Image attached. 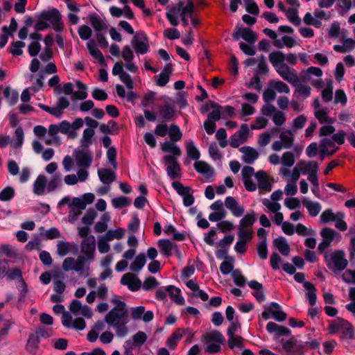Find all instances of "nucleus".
Instances as JSON below:
<instances>
[{
  "label": "nucleus",
  "mask_w": 355,
  "mask_h": 355,
  "mask_svg": "<svg viewBox=\"0 0 355 355\" xmlns=\"http://www.w3.org/2000/svg\"><path fill=\"white\" fill-rule=\"evenodd\" d=\"M39 21L35 24L34 28L36 31H42L49 27L46 21H49L56 32H61L64 28V24L61 21V14L57 8H51L49 10H43L36 15Z\"/></svg>",
  "instance_id": "nucleus-1"
},
{
  "label": "nucleus",
  "mask_w": 355,
  "mask_h": 355,
  "mask_svg": "<svg viewBox=\"0 0 355 355\" xmlns=\"http://www.w3.org/2000/svg\"><path fill=\"white\" fill-rule=\"evenodd\" d=\"M201 340L206 345L205 352L214 354L220 352L221 345L225 342L223 335L217 330L204 334L201 336Z\"/></svg>",
  "instance_id": "nucleus-2"
},
{
  "label": "nucleus",
  "mask_w": 355,
  "mask_h": 355,
  "mask_svg": "<svg viewBox=\"0 0 355 355\" xmlns=\"http://www.w3.org/2000/svg\"><path fill=\"white\" fill-rule=\"evenodd\" d=\"M324 259L327 268L334 272L344 270L348 264V261L345 259V253L343 250L334 251L329 259L326 254Z\"/></svg>",
  "instance_id": "nucleus-3"
},
{
  "label": "nucleus",
  "mask_w": 355,
  "mask_h": 355,
  "mask_svg": "<svg viewBox=\"0 0 355 355\" xmlns=\"http://www.w3.org/2000/svg\"><path fill=\"white\" fill-rule=\"evenodd\" d=\"M261 315L265 320L272 318L279 322H284L287 318V314L283 311L282 306L275 302H272L268 306H265Z\"/></svg>",
  "instance_id": "nucleus-4"
},
{
  "label": "nucleus",
  "mask_w": 355,
  "mask_h": 355,
  "mask_svg": "<svg viewBox=\"0 0 355 355\" xmlns=\"http://www.w3.org/2000/svg\"><path fill=\"white\" fill-rule=\"evenodd\" d=\"M131 44L138 54H145L149 51L148 37L144 31H137L131 40Z\"/></svg>",
  "instance_id": "nucleus-5"
},
{
  "label": "nucleus",
  "mask_w": 355,
  "mask_h": 355,
  "mask_svg": "<svg viewBox=\"0 0 355 355\" xmlns=\"http://www.w3.org/2000/svg\"><path fill=\"white\" fill-rule=\"evenodd\" d=\"M105 322L115 329L116 336L119 338L125 337L128 332L126 324L128 322V318H105Z\"/></svg>",
  "instance_id": "nucleus-6"
},
{
  "label": "nucleus",
  "mask_w": 355,
  "mask_h": 355,
  "mask_svg": "<svg viewBox=\"0 0 355 355\" xmlns=\"http://www.w3.org/2000/svg\"><path fill=\"white\" fill-rule=\"evenodd\" d=\"M232 36L235 41H239L240 38H242L249 44H254L257 40L256 33L249 28H241L236 26Z\"/></svg>",
  "instance_id": "nucleus-7"
},
{
  "label": "nucleus",
  "mask_w": 355,
  "mask_h": 355,
  "mask_svg": "<svg viewBox=\"0 0 355 355\" xmlns=\"http://www.w3.org/2000/svg\"><path fill=\"white\" fill-rule=\"evenodd\" d=\"M162 159L167 164L166 172L167 175L171 180L180 177L178 172L180 171L181 167L175 157L171 155H164Z\"/></svg>",
  "instance_id": "nucleus-8"
},
{
  "label": "nucleus",
  "mask_w": 355,
  "mask_h": 355,
  "mask_svg": "<svg viewBox=\"0 0 355 355\" xmlns=\"http://www.w3.org/2000/svg\"><path fill=\"white\" fill-rule=\"evenodd\" d=\"M73 155L78 167L88 168L92 162V155L85 149L75 150Z\"/></svg>",
  "instance_id": "nucleus-9"
},
{
  "label": "nucleus",
  "mask_w": 355,
  "mask_h": 355,
  "mask_svg": "<svg viewBox=\"0 0 355 355\" xmlns=\"http://www.w3.org/2000/svg\"><path fill=\"white\" fill-rule=\"evenodd\" d=\"M96 241L93 235H90L88 238L83 240L81 243V252L88 261H92L94 259Z\"/></svg>",
  "instance_id": "nucleus-10"
},
{
  "label": "nucleus",
  "mask_w": 355,
  "mask_h": 355,
  "mask_svg": "<svg viewBox=\"0 0 355 355\" xmlns=\"http://www.w3.org/2000/svg\"><path fill=\"white\" fill-rule=\"evenodd\" d=\"M121 284L128 286L131 291H137L140 289L142 284L139 278L135 274L127 272L121 278Z\"/></svg>",
  "instance_id": "nucleus-11"
},
{
  "label": "nucleus",
  "mask_w": 355,
  "mask_h": 355,
  "mask_svg": "<svg viewBox=\"0 0 355 355\" xmlns=\"http://www.w3.org/2000/svg\"><path fill=\"white\" fill-rule=\"evenodd\" d=\"M276 71L284 80L291 83L294 86H296V83H300V79L295 71H291L286 64H283L282 69H276Z\"/></svg>",
  "instance_id": "nucleus-12"
},
{
  "label": "nucleus",
  "mask_w": 355,
  "mask_h": 355,
  "mask_svg": "<svg viewBox=\"0 0 355 355\" xmlns=\"http://www.w3.org/2000/svg\"><path fill=\"white\" fill-rule=\"evenodd\" d=\"M224 205L235 217H241L244 213V207L232 196L226 197Z\"/></svg>",
  "instance_id": "nucleus-13"
},
{
  "label": "nucleus",
  "mask_w": 355,
  "mask_h": 355,
  "mask_svg": "<svg viewBox=\"0 0 355 355\" xmlns=\"http://www.w3.org/2000/svg\"><path fill=\"white\" fill-rule=\"evenodd\" d=\"M128 318V309L126 304L120 301L105 316V318Z\"/></svg>",
  "instance_id": "nucleus-14"
},
{
  "label": "nucleus",
  "mask_w": 355,
  "mask_h": 355,
  "mask_svg": "<svg viewBox=\"0 0 355 355\" xmlns=\"http://www.w3.org/2000/svg\"><path fill=\"white\" fill-rule=\"evenodd\" d=\"M269 334H274L276 339L284 336H290L291 331L288 327L279 325L274 322H269L266 327Z\"/></svg>",
  "instance_id": "nucleus-15"
},
{
  "label": "nucleus",
  "mask_w": 355,
  "mask_h": 355,
  "mask_svg": "<svg viewBox=\"0 0 355 355\" xmlns=\"http://www.w3.org/2000/svg\"><path fill=\"white\" fill-rule=\"evenodd\" d=\"M95 199V196L92 193H86L83 195L82 198L74 197L71 200V205L77 207L78 209L83 210L87 205L92 204Z\"/></svg>",
  "instance_id": "nucleus-16"
},
{
  "label": "nucleus",
  "mask_w": 355,
  "mask_h": 355,
  "mask_svg": "<svg viewBox=\"0 0 355 355\" xmlns=\"http://www.w3.org/2000/svg\"><path fill=\"white\" fill-rule=\"evenodd\" d=\"M193 167L198 173L202 174L207 179L214 176L215 174L214 168L205 161L196 162L193 164Z\"/></svg>",
  "instance_id": "nucleus-17"
},
{
  "label": "nucleus",
  "mask_w": 355,
  "mask_h": 355,
  "mask_svg": "<svg viewBox=\"0 0 355 355\" xmlns=\"http://www.w3.org/2000/svg\"><path fill=\"white\" fill-rule=\"evenodd\" d=\"M239 151L243 153L242 160L248 164H253L259 157L258 152L250 146H243L239 149Z\"/></svg>",
  "instance_id": "nucleus-18"
},
{
  "label": "nucleus",
  "mask_w": 355,
  "mask_h": 355,
  "mask_svg": "<svg viewBox=\"0 0 355 355\" xmlns=\"http://www.w3.org/2000/svg\"><path fill=\"white\" fill-rule=\"evenodd\" d=\"M159 113L162 120L165 122L173 121L175 119V108L168 103H165L159 107Z\"/></svg>",
  "instance_id": "nucleus-19"
},
{
  "label": "nucleus",
  "mask_w": 355,
  "mask_h": 355,
  "mask_svg": "<svg viewBox=\"0 0 355 355\" xmlns=\"http://www.w3.org/2000/svg\"><path fill=\"white\" fill-rule=\"evenodd\" d=\"M89 20L96 33L106 31L108 28L107 24L96 12H93L89 15Z\"/></svg>",
  "instance_id": "nucleus-20"
},
{
  "label": "nucleus",
  "mask_w": 355,
  "mask_h": 355,
  "mask_svg": "<svg viewBox=\"0 0 355 355\" xmlns=\"http://www.w3.org/2000/svg\"><path fill=\"white\" fill-rule=\"evenodd\" d=\"M254 176L258 181V187L260 189L270 191L272 189V185L268 180L266 173L264 171H259L255 174Z\"/></svg>",
  "instance_id": "nucleus-21"
},
{
  "label": "nucleus",
  "mask_w": 355,
  "mask_h": 355,
  "mask_svg": "<svg viewBox=\"0 0 355 355\" xmlns=\"http://www.w3.org/2000/svg\"><path fill=\"white\" fill-rule=\"evenodd\" d=\"M165 290L168 293L171 300L178 305H184L185 300L181 295L180 288L173 285H169L165 287Z\"/></svg>",
  "instance_id": "nucleus-22"
},
{
  "label": "nucleus",
  "mask_w": 355,
  "mask_h": 355,
  "mask_svg": "<svg viewBox=\"0 0 355 355\" xmlns=\"http://www.w3.org/2000/svg\"><path fill=\"white\" fill-rule=\"evenodd\" d=\"M47 188V179L44 175H39L33 183V193L37 196H42Z\"/></svg>",
  "instance_id": "nucleus-23"
},
{
  "label": "nucleus",
  "mask_w": 355,
  "mask_h": 355,
  "mask_svg": "<svg viewBox=\"0 0 355 355\" xmlns=\"http://www.w3.org/2000/svg\"><path fill=\"white\" fill-rule=\"evenodd\" d=\"M157 244L160 252L166 257H171L172 255V250L174 248H177V245L168 239H159Z\"/></svg>",
  "instance_id": "nucleus-24"
},
{
  "label": "nucleus",
  "mask_w": 355,
  "mask_h": 355,
  "mask_svg": "<svg viewBox=\"0 0 355 355\" xmlns=\"http://www.w3.org/2000/svg\"><path fill=\"white\" fill-rule=\"evenodd\" d=\"M269 60L272 66L276 69H282L286 55L282 51H273L269 54Z\"/></svg>",
  "instance_id": "nucleus-25"
},
{
  "label": "nucleus",
  "mask_w": 355,
  "mask_h": 355,
  "mask_svg": "<svg viewBox=\"0 0 355 355\" xmlns=\"http://www.w3.org/2000/svg\"><path fill=\"white\" fill-rule=\"evenodd\" d=\"M257 214L254 210H251L245 214L239 221V228L246 229L251 227L257 220Z\"/></svg>",
  "instance_id": "nucleus-26"
},
{
  "label": "nucleus",
  "mask_w": 355,
  "mask_h": 355,
  "mask_svg": "<svg viewBox=\"0 0 355 355\" xmlns=\"http://www.w3.org/2000/svg\"><path fill=\"white\" fill-rule=\"evenodd\" d=\"M161 149L164 153H170L172 155L171 156H174L177 159V157H180L182 154V151L179 146H178L175 143H172L170 141H165L161 144Z\"/></svg>",
  "instance_id": "nucleus-27"
},
{
  "label": "nucleus",
  "mask_w": 355,
  "mask_h": 355,
  "mask_svg": "<svg viewBox=\"0 0 355 355\" xmlns=\"http://www.w3.org/2000/svg\"><path fill=\"white\" fill-rule=\"evenodd\" d=\"M98 175L100 180L104 184H110L115 180L116 175L108 168H101L98 170Z\"/></svg>",
  "instance_id": "nucleus-28"
},
{
  "label": "nucleus",
  "mask_w": 355,
  "mask_h": 355,
  "mask_svg": "<svg viewBox=\"0 0 355 355\" xmlns=\"http://www.w3.org/2000/svg\"><path fill=\"white\" fill-rule=\"evenodd\" d=\"M210 107L214 109L212 112L208 114L207 119L210 121H218L221 118V108L222 107L215 101H209Z\"/></svg>",
  "instance_id": "nucleus-29"
},
{
  "label": "nucleus",
  "mask_w": 355,
  "mask_h": 355,
  "mask_svg": "<svg viewBox=\"0 0 355 355\" xmlns=\"http://www.w3.org/2000/svg\"><path fill=\"white\" fill-rule=\"evenodd\" d=\"M348 321L342 318H337L335 320H329V330L331 334H336L338 330H342Z\"/></svg>",
  "instance_id": "nucleus-30"
},
{
  "label": "nucleus",
  "mask_w": 355,
  "mask_h": 355,
  "mask_svg": "<svg viewBox=\"0 0 355 355\" xmlns=\"http://www.w3.org/2000/svg\"><path fill=\"white\" fill-rule=\"evenodd\" d=\"M304 287L307 290L306 295L309 304L312 306H314L317 300L316 288L312 283L307 281L304 282Z\"/></svg>",
  "instance_id": "nucleus-31"
},
{
  "label": "nucleus",
  "mask_w": 355,
  "mask_h": 355,
  "mask_svg": "<svg viewBox=\"0 0 355 355\" xmlns=\"http://www.w3.org/2000/svg\"><path fill=\"white\" fill-rule=\"evenodd\" d=\"M3 96L6 98L7 103L10 106L15 105L19 99V93L10 87H6L3 90Z\"/></svg>",
  "instance_id": "nucleus-32"
},
{
  "label": "nucleus",
  "mask_w": 355,
  "mask_h": 355,
  "mask_svg": "<svg viewBox=\"0 0 355 355\" xmlns=\"http://www.w3.org/2000/svg\"><path fill=\"white\" fill-rule=\"evenodd\" d=\"M275 247L278 249L280 253L284 256H288L290 252V247L284 236H279L273 241Z\"/></svg>",
  "instance_id": "nucleus-33"
},
{
  "label": "nucleus",
  "mask_w": 355,
  "mask_h": 355,
  "mask_svg": "<svg viewBox=\"0 0 355 355\" xmlns=\"http://www.w3.org/2000/svg\"><path fill=\"white\" fill-rule=\"evenodd\" d=\"M76 85L79 89V91L76 92L72 95V100H85L87 98L88 94L86 92L87 89V85L80 80L76 81Z\"/></svg>",
  "instance_id": "nucleus-34"
},
{
  "label": "nucleus",
  "mask_w": 355,
  "mask_h": 355,
  "mask_svg": "<svg viewBox=\"0 0 355 355\" xmlns=\"http://www.w3.org/2000/svg\"><path fill=\"white\" fill-rule=\"evenodd\" d=\"M185 147L187 156L192 160H198L200 157V153L194 143L191 140L185 142Z\"/></svg>",
  "instance_id": "nucleus-35"
},
{
  "label": "nucleus",
  "mask_w": 355,
  "mask_h": 355,
  "mask_svg": "<svg viewBox=\"0 0 355 355\" xmlns=\"http://www.w3.org/2000/svg\"><path fill=\"white\" fill-rule=\"evenodd\" d=\"M146 262V259L144 254H139L130 264V269L133 272H139L145 266Z\"/></svg>",
  "instance_id": "nucleus-36"
},
{
  "label": "nucleus",
  "mask_w": 355,
  "mask_h": 355,
  "mask_svg": "<svg viewBox=\"0 0 355 355\" xmlns=\"http://www.w3.org/2000/svg\"><path fill=\"white\" fill-rule=\"evenodd\" d=\"M302 203L311 216H316L321 211V205L318 202L304 200Z\"/></svg>",
  "instance_id": "nucleus-37"
},
{
  "label": "nucleus",
  "mask_w": 355,
  "mask_h": 355,
  "mask_svg": "<svg viewBox=\"0 0 355 355\" xmlns=\"http://www.w3.org/2000/svg\"><path fill=\"white\" fill-rule=\"evenodd\" d=\"M95 134L94 129L86 128L83 131V138L80 139V146L87 148L92 144V138Z\"/></svg>",
  "instance_id": "nucleus-38"
},
{
  "label": "nucleus",
  "mask_w": 355,
  "mask_h": 355,
  "mask_svg": "<svg viewBox=\"0 0 355 355\" xmlns=\"http://www.w3.org/2000/svg\"><path fill=\"white\" fill-rule=\"evenodd\" d=\"M168 135L171 139L170 142L175 143L180 141L182 137V133L176 124H171L168 130Z\"/></svg>",
  "instance_id": "nucleus-39"
},
{
  "label": "nucleus",
  "mask_w": 355,
  "mask_h": 355,
  "mask_svg": "<svg viewBox=\"0 0 355 355\" xmlns=\"http://www.w3.org/2000/svg\"><path fill=\"white\" fill-rule=\"evenodd\" d=\"M288 21L294 26H298L301 24V19L298 16V10L297 8H289L286 12Z\"/></svg>",
  "instance_id": "nucleus-40"
},
{
  "label": "nucleus",
  "mask_w": 355,
  "mask_h": 355,
  "mask_svg": "<svg viewBox=\"0 0 355 355\" xmlns=\"http://www.w3.org/2000/svg\"><path fill=\"white\" fill-rule=\"evenodd\" d=\"M112 203L114 208L120 209L130 205L131 204V200L128 197L119 196L113 198Z\"/></svg>",
  "instance_id": "nucleus-41"
},
{
  "label": "nucleus",
  "mask_w": 355,
  "mask_h": 355,
  "mask_svg": "<svg viewBox=\"0 0 355 355\" xmlns=\"http://www.w3.org/2000/svg\"><path fill=\"white\" fill-rule=\"evenodd\" d=\"M268 85L273 87L279 93L288 94L290 92L289 87L281 80H271L269 81Z\"/></svg>",
  "instance_id": "nucleus-42"
},
{
  "label": "nucleus",
  "mask_w": 355,
  "mask_h": 355,
  "mask_svg": "<svg viewBox=\"0 0 355 355\" xmlns=\"http://www.w3.org/2000/svg\"><path fill=\"white\" fill-rule=\"evenodd\" d=\"M336 234L337 232L329 227H324L320 231V236H322V240L329 243L330 244L334 240Z\"/></svg>",
  "instance_id": "nucleus-43"
},
{
  "label": "nucleus",
  "mask_w": 355,
  "mask_h": 355,
  "mask_svg": "<svg viewBox=\"0 0 355 355\" xmlns=\"http://www.w3.org/2000/svg\"><path fill=\"white\" fill-rule=\"evenodd\" d=\"M96 42L94 40H90L87 43V47L89 54L96 60H98L102 55V52L96 48Z\"/></svg>",
  "instance_id": "nucleus-44"
},
{
  "label": "nucleus",
  "mask_w": 355,
  "mask_h": 355,
  "mask_svg": "<svg viewBox=\"0 0 355 355\" xmlns=\"http://www.w3.org/2000/svg\"><path fill=\"white\" fill-rule=\"evenodd\" d=\"M15 196V191L12 187H7L0 192V201L8 202Z\"/></svg>",
  "instance_id": "nucleus-45"
},
{
  "label": "nucleus",
  "mask_w": 355,
  "mask_h": 355,
  "mask_svg": "<svg viewBox=\"0 0 355 355\" xmlns=\"http://www.w3.org/2000/svg\"><path fill=\"white\" fill-rule=\"evenodd\" d=\"M232 277L235 285L243 287L246 284V278L241 274L240 269H236L232 273Z\"/></svg>",
  "instance_id": "nucleus-46"
},
{
  "label": "nucleus",
  "mask_w": 355,
  "mask_h": 355,
  "mask_svg": "<svg viewBox=\"0 0 355 355\" xmlns=\"http://www.w3.org/2000/svg\"><path fill=\"white\" fill-rule=\"evenodd\" d=\"M286 133L293 135L292 131L288 130H286V132H282L279 135V138L284 148H291L293 144L294 139L292 137L286 135Z\"/></svg>",
  "instance_id": "nucleus-47"
},
{
  "label": "nucleus",
  "mask_w": 355,
  "mask_h": 355,
  "mask_svg": "<svg viewBox=\"0 0 355 355\" xmlns=\"http://www.w3.org/2000/svg\"><path fill=\"white\" fill-rule=\"evenodd\" d=\"M25 42L22 41H15L11 43V49L8 52L15 56L21 55L23 53L21 48L25 46Z\"/></svg>",
  "instance_id": "nucleus-48"
},
{
  "label": "nucleus",
  "mask_w": 355,
  "mask_h": 355,
  "mask_svg": "<svg viewBox=\"0 0 355 355\" xmlns=\"http://www.w3.org/2000/svg\"><path fill=\"white\" fill-rule=\"evenodd\" d=\"M257 251L258 256L261 259H266L268 255L267 242H266V241H261L258 243L257 245Z\"/></svg>",
  "instance_id": "nucleus-49"
},
{
  "label": "nucleus",
  "mask_w": 355,
  "mask_h": 355,
  "mask_svg": "<svg viewBox=\"0 0 355 355\" xmlns=\"http://www.w3.org/2000/svg\"><path fill=\"white\" fill-rule=\"evenodd\" d=\"M159 284L158 281L155 277L149 276L144 280L142 288L146 291H149L159 286Z\"/></svg>",
  "instance_id": "nucleus-50"
},
{
  "label": "nucleus",
  "mask_w": 355,
  "mask_h": 355,
  "mask_svg": "<svg viewBox=\"0 0 355 355\" xmlns=\"http://www.w3.org/2000/svg\"><path fill=\"white\" fill-rule=\"evenodd\" d=\"M96 216V211L93 208H89L87 210L86 213L83 217L82 223L87 225H91Z\"/></svg>",
  "instance_id": "nucleus-51"
},
{
  "label": "nucleus",
  "mask_w": 355,
  "mask_h": 355,
  "mask_svg": "<svg viewBox=\"0 0 355 355\" xmlns=\"http://www.w3.org/2000/svg\"><path fill=\"white\" fill-rule=\"evenodd\" d=\"M146 340L147 336L146 333L141 331H139L132 336L133 345L135 347H141L146 343Z\"/></svg>",
  "instance_id": "nucleus-52"
},
{
  "label": "nucleus",
  "mask_w": 355,
  "mask_h": 355,
  "mask_svg": "<svg viewBox=\"0 0 355 355\" xmlns=\"http://www.w3.org/2000/svg\"><path fill=\"white\" fill-rule=\"evenodd\" d=\"M69 216H68L69 221L71 223H73L78 219L79 216L81 214L82 210L78 209L77 208V207H76L74 205H71V202L70 204H69Z\"/></svg>",
  "instance_id": "nucleus-53"
},
{
  "label": "nucleus",
  "mask_w": 355,
  "mask_h": 355,
  "mask_svg": "<svg viewBox=\"0 0 355 355\" xmlns=\"http://www.w3.org/2000/svg\"><path fill=\"white\" fill-rule=\"evenodd\" d=\"M6 276L8 281L19 279V282H21V279H23L22 272L18 268H14L10 270H8Z\"/></svg>",
  "instance_id": "nucleus-54"
},
{
  "label": "nucleus",
  "mask_w": 355,
  "mask_h": 355,
  "mask_svg": "<svg viewBox=\"0 0 355 355\" xmlns=\"http://www.w3.org/2000/svg\"><path fill=\"white\" fill-rule=\"evenodd\" d=\"M172 187L176 191V192L182 198L191 191L190 187H184L183 184L180 182H173L172 183Z\"/></svg>",
  "instance_id": "nucleus-55"
},
{
  "label": "nucleus",
  "mask_w": 355,
  "mask_h": 355,
  "mask_svg": "<svg viewBox=\"0 0 355 355\" xmlns=\"http://www.w3.org/2000/svg\"><path fill=\"white\" fill-rule=\"evenodd\" d=\"M78 32L80 37L83 40H88L92 35V28L87 25L80 26Z\"/></svg>",
  "instance_id": "nucleus-56"
},
{
  "label": "nucleus",
  "mask_w": 355,
  "mask_h": 355,
  "mask_svg": "<svg viewBox=\"0 0 355 355\" xmlns=\"http://www.w3.org/2000/svg\"><path fill=\"white\" fill-rule=\"evenodd\" d=\"M336 219V216L335 215L334 213H333L332 210L330 209L324 210L320 215V220L323 223L334 222Z\"/></svg>",
  "instance_id": "nucleus-57"
},
{
  "label": "nucleus",
  "mask_w": 355,
  "mask_h": 355,
  "mask_svg": "<svg viewBox=\"0 0 355 355\" xmlns=\"http://www.w3.org/2000/svg\"><path fill=\"white\" fill-rule=\"evenodd\" d=\"M318 171V165L317 163H315L313 164V168L311 169V173H310L308 177V180L315 187H317V189L319 187L318 178L317 175Z\"/></svg>",
  "instance_id": "nucleus-58"
},
{
  "label": "nucleus",
  "mask_w": 355,
  "mask_h": 355,
  "mask_svg": "<svg viewBox=\"0 0 355 355\" xmlns=\"http://www.w3.org/2000/svg\"><path fill=\"white\" fill-rule=\"evenodd\" d=\"M107 158L114 170L117 169L116 150L114 147L109 148L107 151Z\"/></svg>",
  "instance_id": "nucleus-59"
},
{
  "label": "nucleus",
  "mask_w": 355,
  "mask_h": 355,
  "mask_svg": "<svg viewBox=\"0 0 355 355\" xmlns=\"http://www.w3.org/2000/svg\"><path fill=\"white\" fill-rule=\"evenodd\" d=\"M238 65L239 61L237 58L234 54H231L229 62V71L230 73L234 76H237L239 73Z\"/></svg>",
  "instance_id": "nucleus-60"
},
{
  "label": "nucleus",
  "mask_w": 355,
  "mask_h": 355,
  "mask_svg": "<svg viewBox=\"0 0 355 355\" xmlns=\"http://www.w3.org/2000/svg\"><path fill=\"white\" fill-rule=\"evenodd\" d=\"M243 340V338L240 336H229V339L227 341L228 347L232 349L234 347H237L238 348H243V345L241 343Z\"/></svg>",
  "instance_id": "nucleus-61"
},
{
  "label": "nucleus",
  "mask_w": 355,
  "mask_h": 355,
  "mask_svg": "<svg viewBox=\"0 0 355 355\" xmlns=\"http://www.w3.org/2000/svg\"><path fill=\"white\" fill-rule=\"evenodd\" d=\"M282 162L285 166L291 167L295 163V157L293 153L290 151L285 152L282 157Z\"/></svg>",
  "instance_id": "nucleus-62"
},
{
  "label": "nucleus",
  "mask_w": 355,
  "mask_h": 355,
  "mask_svg": "<svg viewBox=\"0 0 355 355\" xmlns=\"http://www.w3.org/2000/svg\"><path fill=\"white\" fill-rule=\"evenodd\" d=\"M92 97L99 101H105L108 98L107 94L102 89L95 87L92 92Z\"/></svg>",
  "instance_id": "nucleus-63"
},
{
  "label": "nucleus",
  "mask_w": 355,
  "mask_h": 355,
  "mask_svg": "<svg viewBox=\"0 0 355 355\" xmlns=\"http://www.w3.org/2000/svg\"><path fill=\"white\" fill-rule=\"evenodd\" d=\"M57 251L60 257L67 255L69 252V243L62 241H58L57 244Z\"/></svg>",
  "instance_id": "nucleus-64"
}]
</instances>
